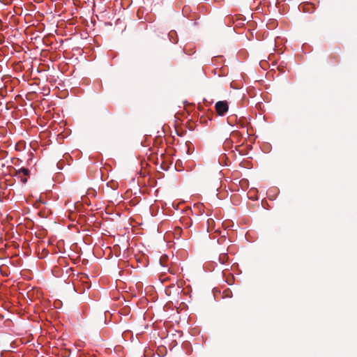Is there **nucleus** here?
Segmentation results:
<instances>
[{"instance_id": "1", "label": "nucleus", "mask_w": 357, "mask_h": 357, "mask_svg": "<svg viewBox=\"0 0 357 357\" xmlns=\"http://www.w3.org/2000/svg\"><path fill=\"white\" fill-rule=\"evenodd\" d=\"M216 112L220 116H224L229 109V105L227 101H218L215 105Z\"/></svg>"}, {"instance_id": "2", "label": "nucleus", "mask_w": 357, "mask_h": 357, "mask_svg": "<svg viewBox=\"0 0 357 357\" xmlns=\"http://www.w3.org/2000/svg\"><path fill=\"white\" fill-rule=\"evenodd\" d=\"M30 171L27 168L22 167L16 171L15 176L22 175L29 176Z\"/></svg>"}, {"instance_id": "3", "label": "nucleus", "mask_w": 357, "mask_h": 357, "mask_svg": "<svg viewBox=\"0 0 357 357\" xmlns=\"http://www.w3.org/2000/svg\"><path fill=\"white\" fill-rule=\"evenodd\" d=\"M229 257L226 253H222L219 256V261L222 264H225L226 261H227Z\"/></svg>"}, {"instance_id": "4", "label": "nucleus", "mask_w": 357, "mask_h": 357, "mask_svg": "<svg viewBox=\"0 0 357 357\" xmlns=\"http://www.w3.org/2000/svg\"><path fill=\"white\" fill-rule=\"evenodd\" d=\"M236 121V116L231 115L227 118V122L229 125L234 126Z\"/></svg>"}, {"instance_id": "5", "label": "nucleus", "mask_w": 357, "mask_h": 357, "mask_svg": "<svg viewBox=\"0 0 357 357\" xmlns=\"http://www.w3.org/2000/svg\"><path fill=\"white\" fill-rule=\"evenodd\" d=\"M17 176L20 178V181H21L22 183H26L27 182V177L28 176H24V175L22 176L21 174L18 175Z\"/></svg>"}, {"instance_id": "6", "label": "nucleus", "mask_w": 357, "mask_h": 357, "mask_svg": "<svg viewBox=\"0 0 357 357\" xmlns=\"http://www.w3.org/2000/svg\"><path fill=\"white\" fill-rule=\"evenodd\" d=\"M167 256H164V257H162L160 258V264H161V265H162V266H165V265L164 264V261H165V260L167 259Z\"/></svg>"}, {"instance_id": "7", "label": "nucleus", "mask_w": 357, "mask_h": 357, "mask_svg": "<svg viewBox=\"0 0 357 357\" xmlns=\"http://www.w3.org/2000/svg\"><path fill=\"white\" fill-rule=\"evenodd\" d=\"M233 277H231L230 279L227 280V282L229 284H231L233 282Z\"/></svg>"}, {"instance_id": "8", "label": "nucleus", "mask_w": 357, "mask_h": 357, "mask_svg": "<svg viewBox=\"0 0 357 357\" xmlns=\"http://www.w3.org/2000/svg\"><path fill=\"white\" fill-rule=\"evenodd\" d=\"M210 221L213 222V220L212 219H208L207 222L209 224Z\"/></svg>"}]
</instances>
